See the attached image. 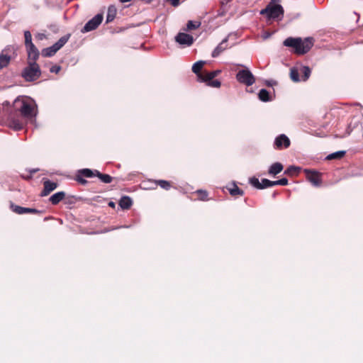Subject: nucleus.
<instances>
[{"instance_id": "nucleus-1", "label": "nucleus", "mask_w": 363, "mask_h": 363, "mask_svg": "<svg viewBox=\"0 0 363 363\" xmlns=\"http://www.w3.org/2000/svg\"><path fill=\"white\" fill-rule=\"evenodd\" d=\"M286 47L293 48L295 52L298 55H303L308 52L313 45L312 38H306L303 40L301 38H287L283 43Z\"/></svg>"}, {"instance_id": "nucleus-2", "label": "nucleus", "mask_w": 363, "mask_h": 363, "mask_svg": "<svg viewBox=\"0 0 363 363\" xmlns=\"http://www.w3.org/2000/svg\"><path fill=\"white\" fill-rule=\"evenodd\" d=\"M21 104L18 111L21 115L28 119H34L37 116V105L34 101L30 103L24 100L16 99L14 104L16 106Z\"/></svg>"}, {"instance_id": "nucleus-3", "label": "nucleus", "mask_w": 363, "mask_h": 363, "mask_svg": "<svg viewBox=\"0 0 363 363\" xmlns=\"http://www.w3.org/2000/svg\"><path fill=\"white\" fill-rule=\"evenodd\" d=\"M41 75V71L39 65L34 61L28 62V66L26 67L22 72L21 77L26 82H33L38 79Z\"/></svg>"}, {"instance_id": "nucleus-4", "label": "nucleus", "mask_w": 363, "mask_h": 363, "mask_svg": "<svg viewBox=\"0 0 363 363\" xmlns=\"http://www.w3.org/2000/svg\"><path fill=\"white\" fill-rule=\"evenodd\" d=\"M284 9L280 4H269L265 9L259 12L261 15L266 16L267 18L275 19L282 18L284 16Z\"/></svg>"}, {"instance_id": "nucleus-5", "label": "nucleus", "mask_w": 363, "mask_h": 363, "mask_svg": "<svg viewBox=\"0 0 363 363\" xmlns=\"http://www.w3.org/2000/svg\"><path fill=\"white\" fill-rule=\"evenodd\" d=\"M236 79L240 83L248 86L252 85L255 82L254 75L248 69L240 70L236 74Z\"/></svg>"}, {"instance_id": "nucleus-6", "label": "nucleus", "mask_w": 363, "mask_h": 363, "mask_svg": "<svg viewBox=\"0 0 363 363\" xmlns=\"http://www.w3.org/2000/svg\"><path fill=\"white\" fill-rule=\"evenodd\" d=\"M104 18L103 14L98 13L91 19H90L82 29V33H85L95 30L102 22Z\"/></svg>"}, {"instance_id": "nucleus-7", "label": "nucleus", "mask_w": 363, "mask_h": 363, "mask_svg": "<svg viewBox=\"0 0 363 363\" xmlns=\"http://www.w3.org/2000/svg\"><path fill=\"white\" fill-rule=\"evenodd\" d=\"M250 183L256 189H263L274 186V181H270L267 179H262L261 182L256 177L250 179Z\"/></svg>"}, {"instance_id": "nucleus-8", "label": "nucleus", "mask_w": 363, "mask_h": 363, "mask_svg": "<svg viewBox=\"0 0 363 363\" xmlns=\"http://www.w3.org/2000/svg\"><path fill=\"white\" fill-rule=\"evenodd\" d=\"M175 41L182 46H191L194 41V39L192 35L185 33H179L175 36Z\"/></svg>"}, {"instance_id": "nucleus-9", "label": "nucleus", "mask_w": 363, "mask_h": 363, "mask_svg": "<svg viewBox=\"0 0 363 363\" xmlns=\"http://www.w3.org/2000/svg\"><path fill=\"white\" fill-rule=\"evenodd\" d=\"M11 51H14V48L12 47H8L4 49L0 53V69L6 67L9 65L11 57L8 53Z\"/></svg>"}, {"instance_id": "nucleus-10", "label": "nucleus", "mask_w": 363, "mask_h": 363, "mask_svg": "<svg viewBox=\"0 0 363 363\" xmlns=\"http://www.w3.org/2000/svg\"><path fill=\"white\" fill-rule=\"evenodd\" d=\"M307 179L315 186H319L321 184L320 174L315 171L305 169Z\"/></svg>"}, {"instance_id": "nucleus-11", "label": "nucleus", "mask_w": 363, "mask_h": 363, "mask_svg": "<svg viewBox=\"0 0 363 363\" xmlns=\"http://www.w3.org/2000/svg\"><path fill=\"white\" fill-rule=\"evenodd\" d=\"M289 145H290V140L286 135L281 134L280 135L277 136L275 138L274 146L276 147V148H277V149H281L283 147L287 148L289 147Z\"/></svg>"}, {"instance_id": "nucleus-12", "label": "nucleus", "mask_w": 363, "mask_h": 363, "mask_svg": "<svg viewBox=\"0 0 363 363\" xmlns=\"http://www.w3.org/2000/svg\"><path fill=\"white\" fill-rule=\"evenodd\" d=\"M26 48L28 53V62H30V61H34L36 62L39 57L40 52L35 45H29L26 47Z\"/></svg>"}, {"instance_id": "nucleus-13", "label": "nucleus", "mask_w": 363, "mask_h": 363, "mask_svg": "<svg viewBox=\"0 0 363 363\" xmlns=\"http://www.w3.org/2000/svg\"><path fill=\"white\" fill-rule=\"evenodd\" d=\"M11 208L12 209V211L13 212H15L17 214H23V213H40V211H38L35 208L22 207V206H19L17 205H14L13 203L11 204Z\"/></svg>"}, {"instance_id": "nucleus-14", "label": "nucleus", "mask_w": 363, "mask_h": 363, "mask_svg": "<svg viewBox=\"0 0 363 363\" xmlns=\"http://www.w3.org/2000/svg\"><path fill=\"white\" fill-rule=\"evenodd\" d=\"M8 123L9 126L15 130H20L23 128L22 121L18 118H16L11 114L9 115L8 118Z\"/></svg>"}, {"instance_id": "nucleus-15", "label": "nucleus", "mask_w": 363, "mask_h": 363, "mask_svg": "<svg viewBox=\"0 0 363 363\" xmlns=\"http://www.w3.org/2000/svg\"><path fill=\"white\" fill-rule=\"evenodd\" d=\"M228 36H227L226 38H225L217 46L216 48L213 50V51L212 52V54H211V56L213 57H218L224 50H225L226 49H228Z\"/></svg>"}, {"instance_id": "nucleus-16", "label": "nucleus", "mask_w": 363, "mask_h": 363, "mask_svg": "<svg viewBox=\"0 0 363 363\" xmlns=\"http://www.w3.org/2000/svg\"><path fill=\"white\" fill-rule=\"evenodd\" d=\"M43 185L44 189L40 193L41 196H48L57 187V184L55 182H50V180L45 181Z\"/></svg>"}, {"instance_id": "nucleus-17", "label": "nucleus", "mask_w": 363, "mask_h": 363, "mask_svg": "<svg viewBox=\"0 0 363 363\" xmlns=\"http://www.w3.org/2000/svg\"><path fill=\"white\" fill-rule=\"evenodd\" d=\"M204 64V61L200 60L195 62L192 66V71L197 75L199 80H200L203 77V74L201 73V70Z\"/></svg>"}, {"instance_id": "nucleus-18", "label": "nucleus", "mask_w": 363, "mask_h": 363, "mask_svg": "<svg viewBox=\"0 0 363 363\" xmlns=\"http://www.w3.org/2000/svg\"><path fill=\"white\" fill-rule=\"evenodd\" d=\"M65 196V193L64 191H59L53 195H52L49 200L53 205L57 204L60 201H61Z\"/></svg>"}, {"instance_id": "nucleus-19", "label": "nucleus", "mask_w": 363, "mask_h": 363, "mask_svg": "<svg viewBox=\"0 0 363 363\" xmlns=\"http://www.w3.org/2000/svg\"><path fill=\"white\" fill-rule=\"evenodd\" d=\"M283 165L280 162H275L272 164L269 169V174L276 175L283 170Z\"/></svg>"}, {"instance_id": "nucleus-20", "label": "nucleus", "mask_w": 363, "mask_h": 363, "mask_svg": "<svg viewBox=\"0 0 363 363\" xmlns=\"http://www.w3.org/2000/svg\"><path fill=\"white\" fill-rule=\"evenodd\" d=\"M133 204L132 199L127 196H123L119 201V206L122 209H128Z\"/></svg>"}, {"instance_id": "nucleus-21", "label": "nucleus", "mask_w": 363, "mask_h": 363, "mask_svg": "<svg viewBox=\"0 0 363 363\" xmlns=\"http://www.w3.org/2000/svg\"><path fill=\"white\" fill-rule=\"evenodd\" d=\"M58 50L55 47V44H53L52 46L44 48L42 50V55L45 57H52L53 56Z\"/></svg>"}, {"instance_id": "nucleus-22", "label": "nucleus", "mask_w": 363, "mask_h": 363, "mask_svg": "<svg viewBox=\"0 0 363 363\" xmlns=\"http://www.w3.org/2000/svg\"><path fill=\"white\" fill-rule=\"evenodd\" d=\"M116 16V9L114 6H110L108 8L106 23H108L113 21Z\"/></svg>"}, {"instance_id": "nucleus-23", "label": "nucleus", "mask_w": 363, "mask_h": 363, "mask_svg": "<svg viewBox=\"0 0 363 363\" xmlns=\"http://www.w3.org/2000/svg\"><path fill=\"white\" fill-rule=\"evenodd\" d=\"M220 72V70H215L210 72H206L204 75L203 74V77L200 79L201 82H208L211 79H213L214 77H216L219 73Z\"/></svg>"}, {"instance_id": "nucleus-24", "label": "nucleus", "mask_w": 363, "mask_h": 363, "mask_svg": "<svg viewBox=\"0 0 363 363\" xmlns=\"http://www.w3.org/2000/svg\"><path fill=\"white\" fill-rule=\"evenodd\" d=\"M96 176L99 177L101 181L105 184H109L112 182L113 178L108 174H102L98 170H95Z\"/></svg>"}, {"instance_id": "nucleus-25", "label": "nucleus", "mask_w": 363, "mask_h": 363, "mask_svg": "<svg viewBox=\"0 0 363 363\" xmlns=\"http://www.w3.org/2000/svg\"><path fill=\"white\" fill-rule=\"evenodd\" d=\"M228 191L230 195L235 196H242L243 194V191L241 190L235 184H233L232 187H229Z\"/></svg>"}, {"instance_id": "nucleus-26", "label": "nucleus", "mask_w": 363, "mask_h": 363, "mask_svg": "<svg viewBox=\"0 0 363 363\" xmlns=\"http://www.w3.org/2000/svg\"><path fill=\"white\" fill-rule=\"evenodd\" d=\"M70 35H66L62 37H61L55 43V45L57 48V49L59 50L61 48H62L65 43L68 41Z\"/></svg>"}, {"instance_id": "nucleus-27", "label": "nucleus", "mask_w": 363, "mask_h": 363, "mask_svg": "<svg viewBox=\"0 0 363 363\" xmlns=\"http://www.w3.org/2000/svg\"><path fill=\"white\" fill-rule=\"evenodd\" d=\"M258 96L259 100H261L262 101L267 102L270 101L269 94L268 91L265 89H262L259 91Z\"/></svg>"}, {"instance_id": "nucleus-28", "label": "nucleus", "mask_w": 363, "mask_h": 363, "mask_svg": "<svg viewBox=\"0 0 363 363\" xmlns=\"http://www.w3.org/2000/svg\"><path fill=\"white\" fill-rule=\"evenodd\" d=\"M345 153H346V152L344 151V150L337 151V152H333V153H331V154L328 155L326 157V159L329 160H335V159H340V158H342L345 155Z\"/></svg>"}, {"instance_id": "nucleus-29", "label": "nucleus", "mask_w": 363, "mask_h": 363, "mask_svg": "<svg viewBox=\"0 0 363 363\" xmlns=\"http://www.w3.org/2000/svg\"><path fill=\"white\" fill-rule=\"evenodd\" d=\"M79 172L81 175H82L84 177L91 178L94 176H96L95 170L92 171L90 169H79Z\"/></svg>"}, {"instance_id": "nucleus-30", "label": "nucleus", "mask_w": 363, "mask_h": 363, "mask_svg": "<svg viewBox=\"0 0 363 363\" xmlns=\"http://www.w3.org/2000/svg\"><path fill=\"white\" fill-rule=\"evenodd\" d=\"M24 38H25V46H29L34 45L32 42V35L29 30L24 31Z\"/></svg>"}, {"instance_id": "nucleus-31", "label": "nucleus", "mask_w": 363, "mask_h": 363, "mask_svg": "<svg viewBox=\"0 0 363 363\" xmlns=\"http://www.w3.org/2000/svg\"><path fill=\"white\" fill-rule=\"evenodd\" d=\"M301 72L303 73L302 80L306 81L311 75V69L308 66H303L302 67Z\"/></svg>"}, {"instance_id": "nucleus-32", "label": "nucleus", "mask_w": 363, "mask_h": 363, "mask_svg": "<svg viewBox=\"0 0 363 363\" xmlns=\"http://www.w3.org/2000/svg\"><path fill=\"white\" fill-rule=\"evenodd\" d=\"M290 77H291V80L295 82H299L300 81V78H299L298 71L296 69H295V68L291 69Z\"/></svg>"}, {"instance_id": "nucleus-33", "label": "nucleus", "mask_w": 363, "mask_h": 363, "mask_svg": "<svg viewBox=\"0 0 363 363\" xmlns=\"http://www.w3.org/2000/svg\"><path fill=\"white\" fill-rule=\"evenodd\" d=\"M201 26V23L199 21H189L186 24V30H191L199 28Z\"/></svg>"}, {"instance_id": "nucleus-34", "label": "nucleus", "mask_w": 363, "mask_h": 363, "mask_svg": "<svg viewBox=\"0 0 363 363\" xmlns=\"http://www.w3.org/2000/svg\"><path fill=\"white\" fill-rule=\"evenodd\" d=\"M155 183L157 184L161 188L165 190H168L171 187L170 183L166 180H156Z\"/></svg>"}, {"instance_id": "nucleus-35", "label": "nucleus", "mask_w": 363, "mask_h": 363, "mask_svg": "<svg viewBox=\"0 0 363 363\" xmlns=\"http://www.w3.org/2000/svg\"><path fill=\"white\" fill-rule=\"evenodd\" d=\"M207 83V85L208 86H212V87H216V88H218L220 86V82L219 80H210V81H208L206 82Z\"/></svg>"}, {"instance_id": "nucleus-36", "label": "nucleus", "mask_w": 363, "mask_h": 363, "mask_svg": "<svg viewBox=\"0 0 363 363\" xmlns=\"http://www.w3.org/2000/svg\"><path fill=\"white\" fill-rule=\"evenodd\" d=\"M299 170H300V167H295V166H290L285 171V174L298 173L299 172Z\"/></svg>"}, {"instance_id": "nucleus-37", "label": "nucleus", "mask_w": 363, "mask_h": 363, "mask_svg": "<svg viewBox=\"0 0 363 363\" xmlns=\"http://www.w3.org/2000/svg\"><path fill=\"white\" fill-rule=\"evenodd\" d=\"M84 177L81 175L78 171L77 174L76 175V181L81 184H86L87 183V181L85 179H84Z\"/></svg>"}, {"instance_id": "nucleus-38", "label": "nucleus", "mask_w": 363, "mask_h": 363, "mask_svg": "<svg viewBox=\"0 0 363 363\" xmlns=\"http://www.w3.org/2000/svg\"><path fill=\"white\" fill-rule=\"evenodd\" d=\"M288 184V179L286 178H281L279 180L274 181V186L281 185L286 186Z\"/></svg>"}, {"instance_id": "nucleus-39", "label": "nucleus", "mask_w": 363, "mask_h": 363, "mask_svg": "<svg viewBox=\"0 0 363 363\" xmlns=\"http://www.w3.org/2000/svg\"><path fill=\"white\" fill-rule=\"evenodd\" d=\"M196 193L200 196V199L203 201L206 200L208 197V193L204 190H198Z\"/></svg>"}, {"instance_id": "nucleus-40", "label": "nucleus", "mask_w": 363, "mask_h": 363, "mask_svg": "<svg viewBox=\"0 0 363 363\" xmlns=\"http://www.w3.org/2000/svg\"><path fill=\"white\" fill-rule=\"evenodd\" d=\"M61 67L60 66H57V65H55V66H52L50 71V72H52V73H58L60 70Z\"/></svg>"}, {"instance_id": "nucleus-41", "label": "nucleus", "mask_w": 363, "mask_h": 363, "mask_svg": "<svg viewBox=\"0 0 363 363\" xmlns=\"http://www.w3.org/2000/svg\"><path fill=\"white\" fill-rule=\"evenodd\" d=\"M170 2L171 5L174 7H177L179 5V0H167Z\"/></svg>"}, {"instance_id": "nucleus-42", "label": "nucleus", "mask_w": 363, "mask_h": 363, "mask_svg": "<svg viewBox=\"0 0 363 363\" xmlns=\"http://www.w3.org/2000/svg\"><path fill=\"white\" fill-rule=\"evenodd\" d=\"M37 38L39 40H43L45 38V35L43 33H39V34H38Z\"/></svg>"}, {"instance_id": "nucleus-43", "label": "nucleus", "mask_w": 363, "mask_h": 363, "mask_svg": "<svg viewBox=\"0 0 363 363\" xmlns=\"http://www.w3.org/2000/svg\"><path fill=\"white\" fill-rule=\"evenodd\" d=\"M276 84V82H274V81H268V82H267V86H273V85H274V84Z\"/></svg>"}, {"instance_id": "nucleus-44", "label": "nucleus", "mask_w": 363, "mask_h": 363, "mask_svg": "<svg viewBox=\"0 0 363 363\" xmlns=\"http://www.w3.org/2000/svg\"><path fill=\"white\" fill-rule=\"evenodd\" d=\"M108 206H111V207H114L115 206V203L113 201H110L109 203H108Z\"/></svg>"}, {"instance_id": "nucleus-45", "label": "nucleus", "mask_w": 363, "mask_h": 363, "mask_svg": "<svg viewBox=\"0 0 363 363\" xmlns=\"http://www.w3.org/2000/svg\"><path fill=\"white\" fill-rule=\"evenodd\" d=\"M280 0H271L269 4H276V2H279Z\"/></svg>"}, {"instance_id": "nucleus-46", "label": "nucleus", "mask_w": 363, "mask_h": 363, "mask_svg": "<svg viewBox=\"0 0 363 363\" xmlns=\"http://www.w3.org/2000/svg\"><path fill=\"white\" fill-rule=\"evenodd\" d=\"M230 0H221V4H224L225 3H228Z\"/></svg>"}, {"instance_id": "nucleus-47", "label": "nucleus", "mask_w": 363, "mask_h": 363, "mask_svg": "<svg viewBox=\"0 0 363 363\" xmlns=\"http://www.w3.org/2000/svg\"><path fill=\"white\" fill-rule=\"evenodd\" d=\"M269 35H270V34L267 33V34H265V35H264V38H265V39H266V38H269Z\"/></svg>"}, {"instance_id": "nucleus-48", "label": "nucleus", "mask_w": 363, "mask_h": 363, "mask_svg": "<svg viewBox=\"0 0 363 363\" xmlns=\"http://www.w3.org/2000/svg\"><path fill=\"white\" fill-rule=\"evenodd\" d=\"M38 171V169H33L30 171L31 173H35Z\"/></svg>"}, {"instance_id": "nucleus-49", "label": "nucleus", "mask_w": 363, "mask_h": 363, "mask_svg": "<svg viewBox=\"0 0 363 363\" xmlns=\"http://www.w3.org/2000/svg\"><path fill=\"white\" fill-rule=\"evenodd\" d=\"M238 65V66H240V67H244V65H240V64H239V65Z\"/></svg>"}]
</instances>
